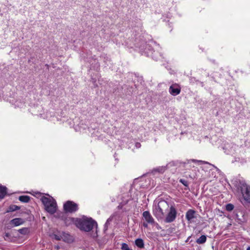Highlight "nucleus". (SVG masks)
Here are the masks:
<instances>
[{"mask_svg":"<svg viewBox=\"0 0 250 250\" xmlns=\"http://www.w3.org/2000/svg\"><path fill=\"white\" fill-rule=\"evenodd\" d=\"M179 182L183 185H184L185 187H188V183L187 180H184L183 179H179Z\"/></svg>","mask_w":250,"mask_h":250,"instance_id":"412c9836","label":"nucleus"},{"mask_svg":"<svg viewBox=\"0 0 250 250\" xmlns=\"http://www.w3.org/2000/svg\"><path fill=\"white\" fill-rule=\"evenodd\" d=\"M148 223L147 222H146H146H143V226L145 228H147V227H148Z\"/></svg>","mask_w":250,"mask_h":250,"instance_id":"393cba45","label":"nucleus"},{"mask_svg":"<svg viewBox=\"0 0 250 250\" xmlns=\"http://www.w3.org/2000/svg\"><path fill=\"white\" fill-rule=\"evenodd\" d=\"M20 208V207L15 205H12L9 206L8 208V209L7 210V212H12L16 211L17 210H18Z\"/></svg>","mask_w":250,"mask_h":250,"instance_id":"f3484780","label":"nucleus"},{"mask_svg":"<svg viewBox=\"0 0 250 250\" xmlns=\"http://www.w3.org/2000/svg\"><path fill=\"white\" fill-rule=\"evenodd\" d=\"M143 216L145 221L149 224L153 225L154 223V219L148 211H144L143 213Z\"/></svg>","mask_w":250,"mask_h":250,"instance_id":"6e6552de","label":"nucleus"},{"mask_svg":"<svg viewBox=\"0 0 250 250\" xmlns=\"http://www.w3.org/2000/svg\"><path fill=\"white\" fill-rule=\"evenodd\" d=\"M167 169V167L161 166L153 168L152 170V172L153 173H155L156 172L163 173Z\"/></svg>","mask_w":250,"mask_h":250,"instance_id":"f8f14e48","label":"nucleus"},{"mask_svg":"<svg viewBox=\"0 0 250 250\" xmlns=\"http://www.w3.org/2000/svg\"><path fill=\"white\" fill-rule=\"evenodd\" d=\"M121 250H132V249H130L128 247V245L125 243H123L122 244V247H121Z\"/></svg>","mask_w":250,"mask_h":250,"instance_id":"aec40b11","label":"nucleus"},{"mask_svg":"<svg viewBox=\"0 0 250 250\" xmlns=\"http://www.w3.org/2000/svg\"><path fill=\"white\" fill-rule=\"evenodd\" d=\"M169 208L168 203L162 200L159 202L157 205H155L153 209V213L158 220H161L164 218L165 214Z\"/></svg>","mask_w":250,"mask_h":250,"instance_id":"f03ea898","label":"nucleus"},{"mask_svg":"<svg viewBox=\"0 0 250 250\" xmlns=\"http://www.w3.org/2000/svg\"><path fill=\"white\" fill-rule=\"evenodd\" d=\"M10 236V234L8 233H6L4 235V239L5 240H7L8 238H9V237Z\"/></svg>","mask_w":250,"mask_h":250,"instance_id":"b1692460","label":"nucleus"},{"mask_svg":"<svg viewBox=\"0 0 250 250\" xmlns=\"http://www.w3.org/2000/svg\"><path fill=\"white\" fill-rule=\"evenodd\" d=\"M78 208V205L71 201H67L63 205V209L65 212H75Z\"/></svg>","mask_w":250,"mask_h":250,"instance_id":"39448f33","label":"nucleus"},{"mask_svg":"<svg viewBox=\"0 0 250 250\" xmlns=\"http://www.w3.org/2000/svg\"><path fill=\"white\" fill-rule=\"evenodd\" d=\"M69 219L78 229L85 232H89L95 226H98L97 222L91 217L83 216L82 218H71Z\"/></svg>","mask_w":250,"mask_h":250,"instance_id":"f257e3e1","label":"nucleus"},{"mask_svg":"<svg viewBox=\"0 0 250 250\" xmlns=\"http://www.w3.org/2000/svg\"><path fill=\"white\" fill-rule=\"evenodd\" d=\"M135 244L140 249H144L145 247L144 242L141 238H138L135 241Z\"/></svg>","mask_w":250,"mask_h":250,"instance_id":"ddd939ff","label":"nucleus"},{"mask_svg":"<svg viewBox=\"0 0 250 250\" xmlns=\"http://www.w3.org/2000/svg\"><path fill=\"white\" fill-rule=\"evenodd\" d=\"M207 240V237L205 235L201 236L198 239L196 240V243L199 244H202L205 243Z\"/></svg>","mask_w":250,"mask_h":250,"instance_id":"dca6fc26","label":"nucleus"},{"mask_svg":"<svg viewBox=\"0 0 250 250\" xmlns=\"http://www.w3.org/2000/svg\"><path fill=\"white\" fill-rule=\"evenodd\" d=\"M191 161L194 163L197 162V163H199L200 164H209V163L206 162V161H203L202 160H195V159H192V160H191Z\"/></svg>","mask_w":250,"mask_h":250,"instance_id":"4be33fe9","label":"nucleus"},{"mask_svg":"<svg viewBox=\"0 0 250 250\" xmlns=\"http://www.w3.org/2000/svg\"><path fill=\"white\" fill-rule=\"evenodd\" d=\"M181 88L177 83H173L171 85L169 88V92L172 96H177L181 92Z\"/></svg>","mask_w":250,"mask_h":250,"instance_id":"0eeeda50","label":"nucleus"},{"mask_svg":"<svg viewBox=\"0 0 250 250\" xmlns=\"http://www.w3.org/2000/svg\"><path fill=\"white\" fill-rule=\"evenodd\" d=\"M108 220H109V219H108V220L106 221V223H105V225H104V227H105V228L106 227H107V225H108Z\"/></svg>","mask_w":250,"mask_h":250,"instance_id":"a878e982","label":"nucleus"},{"mask_svg":"<svg viewBox=\"0 0 250 250\" xmlns=\"http://www.w3.org/2000/svg\"><path fill=\"white\" fill-rule=\"evenodd\" d=\"M31 59H32V58H31L28 60V62H31Z\"/></svg>","mask_w":250,"mask_h":250,"instance_id":"c85d7f7f","label":"nucleus"},{"mask_svg":"<svg viewBox=\"0 0 250 250\" xmlns=\"http://www.w3.org/2000/svg\"><path fill=\"white\" fill-rule=\"evenodd\" d=\"M18 231L21 234L26 235L27 234L29 231L27 228H23L18 230Z\"/></svg>","mask_w":250,"mask_h":250,"instance_id":"a211bd4d","label":"nucleus"},{"mask_svg":"<svg viewBox=\"0 0 250 250\" xmlns=\"http://www.w3.org/2000/svg\"><path fill=\"white\" fill-rule=\"evenodd\" d=\"M140 146H141V145H140V143H136V146L137 147H140Z\"/></svg>","mask_w":250,"mask_h":250,"instance_id":"cd10ccee","label":"nucleus"},{"mask_svg":"<svg viewBox=\"0 0 250 250\" xmlns=\"http://www.w3.org/2000/svg\"><path fill=\"white\" fill-rule=\"evenodd\" d=\"M61 238L62 237L61 236L58 235L57 234L54 235V238L57 240H60Z\"/></svg>","mask_w":250,"mask_h":250,"instance_id":"5701e85b","label":"nucleus"},{"mask_svg":"<svg viewBox=\"0 0 250 250\" xmlns=\"http://www.w3.org/2000/svg\"><path fill=\"white\" fill-rule=\"evenodd\" d=\"M234 208V206L231 204H228L226 206V209L228 211H232Z\"/></svg>","mask_w":250,"mask_h":250,"instance_id":"6ab92c4d","label":"nucleus"},{"mask_svg":"<svg viewBox=\"0 0 250 250\" xmlns=\"http://www.w3.org/2000/svg\"><path fill=\"white\" fill-rule=\"evenodd\" d=\"M195 214L196 211L194 210L191 209L188 210L186 214V218L187 220L191 222L193 219L196 218Z\"/></svg>","mask_w":250,"mask_h":250,"instance_id":"1a4fd4ad","label":"nucleus"},{"mask_svg":"<svg viewBox=\"0 0 250 250\" xmlns=\"http://www.w3.org/2000/svg\"><path fill=\"white\" fill-rule=\"evenodd\" d=\"M41 200L47 212L51 214H53L56 212L57 210V203L54 199L52 197L48 198L43 196Z\"/></svg>","mask_w":250,"mask_h":250,"instance_id":"7ed1b4c3","label":"nucleus"},{"mask_svg":"<svg viewBox=\"0 0 250 250\" xmlns=\"http://www.w3.org/2000/svg\"><path fill=\"white\" fill-rule=\"evenodd\" d=\"M186 164V163L185 162H181L178 161H171L169 163H168L166 167H167V169L173 167H180L181 166H182L183 167L185 166Z\"/></svg>","mask_w":250,"mask_h":250,"instance_id":"9d476101","label":"nucleus"},{"mask_svg":"<svg viewBox=\"0 0 250 250\" xmlns=\"http://www.w3.org/2000/svg\"><path fill=\"white\" fill-rule=\"evenodd\" d=\"M242 197L244 200L250 204V186L245 182H240L239 185Z\"/></svg>","mask_w":250,"mask_h":250,"instance_id":"20e7f679","label":"nucleus"},{"mask_svg":"<svg viewBox=\"0 0 250 250\" xmlns=\"http://www.w3.org/2000/svg\"><path fill=\"white\" fill-rule=\"evenodd\" d=\"M30 197L27 195H22L19 197V200L23 203H28L29 202Z\"/></svg>","mask_w":250,"mask_h":250,"instance_id":"2eb2a0df","label":"nucleus"},{"mask_svg":"<svg viewBox=\"0 0 250 250\" xmlns=\"http://www.w3.org/2000/svg\"><path fill=\"white\" fill-rule=\"evenodd\" d=\"M7 193V188L5 186L0 185V198H3Z\"/></svg>","mask_w":250,"mask_h":250,"instance_id":"4468645a","label":"nucleus"},{"mask_svg":"<svg viewBox=\"0 0 250 250\" xmlns=\"http://www.w3.org/2000/svg\"><path fill=\"white\" fill-rule=\"evenodd\" d=\"M25 221L24 219L21 218H16L11 220L10 222V224L15 227L20 226L23 224Z\"/></svg>","mask_w":250,"mask_h":250,"instance_id":"9b49d317","label":"nucleus"},{"mask_svg":"<svg viewBox=\"0 0 250 250\" xmlns=\"http://www.w3.org/2000/svg\"><path fill=\"white\" fill-rule=\"evenodd\" d=\"M247 250H250V247H249L247 248Z\"/></svg>","mask_w":250,"mask_h":250,"instance_id":"c756f323","label":"nucleus"},{"mask_svg":"<svg viewBox=\"0 0 250 250\" xmlns=\"http://www.w3.org/2000/svg\"><path fill=\"white\" fill-rule=\"evenodd\" d=\"M190 238H191V236H189V237H188L187 239L186 240V242H188Z\"/></svg>","mask_w":250,"mask_h":250,"instance_id":"bb28decb","label":"nucleus"},{"mask_svg":"<svg viewBox=\"0 0 250 250\" xmlns=\"http://www.w3.org/2000/svg\"><path fill=\"white\" fill-rule=\"evenodd\" d=\"M177 213V210L175 207L171 206L169 208V210L164 219V222L166 223H170L173 222L176 218Z\"/></svg>","mask_w":250,"mask_h":250,"instance_id":"423d86ee","label":"nucleus"}]
</instances>
